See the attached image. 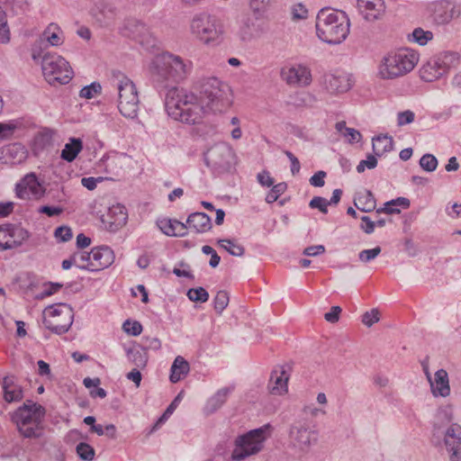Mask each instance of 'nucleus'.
<instances>
[{"instance_id":"obj_1","label":"nucleus","mask_w":461,"mask_h":461,"mask_svg":"<svg viewBox=\"0 0 461 461\" xmlns=\"http://www.w3.org/2000/svg\"><path fill=\"white\" fill-rule=\"evenodd\" d=\"M192 62L166 52L157 56L150 67L158 88H167L165 108L173 120L194 125L200 123L208 111L221 113L230 104V87L213 76L203 77L197 82L200 96L173 84L184 80L191 72Z\"/></svg>"},{"instance_id":"obj_2","label":"nucleus","mask_w":461,"mask_h":461,"mask_svg":"<svg viewBox=\"0 0 461 461\" xmlns=\"http://www.w3.org/2000/svg\"><path fill=\"white\" fill-rule=\"evenodd\" d=\"M349 19L345 12L325 7L317 14L316 33L326 43H341L349 33Z\"/></svg>"},{"instance_id":"obj_3","label":"nucleus","mask_w":461,"mask_h":461,"mask_svg":"<svg viewBox=\"0 0 461 461\" xmlns=\"http://www.w3.org/2000/svg\"><path fill=\"white\" fill-rule=\"evenodd\" d=\"M45 412L43 406L27 400L12 414L11 419L24 438H38L43 434L42 421Z\"/></svg>"},{"instance_id":"obj_4","label":"nucleus","mask_w":461,"mask_h":461,"mask_svg":"<svg viewBox=\"0 0 461 461\" xmlns=\"http://www.w3.org/2000/svg\"><path fill=\"white\" fill-rule=\"evenodd\" d=\"M191 35L201 43L210 46L219 44L224 34V25L215 14L208 12L195 14L190 21Z\"/></svg>"},{"instance_id":"obj_5","label":"nucleus","mask_w":461,"mask_h":461,"mask_svg":"<svg viewBox=\"0 0 461 461\" xmlns=\"http://www.w3.org/2000/svg\"><path fill=\"white\" fill-rule=\"evenodd\" d=\"M419 61V54L411 49H400L384 56L378 74L383 79H393L411 72Z\"/></svg>"},{"instance_id":"obj_6","label":"nucleus","mask_w":461,"mask_h":461,"mask_svg":"<svg viewBox=\"0 0 461 461\" xmlns=\"http://www.w3.org/2000/svg\"><path fill=\"white\" fill-rule=\"evenodd\" d=\"M113 84L118 91V109L122 116L134 119L139 111V95L133 81L120 70L112 72Z\"/></svg>"},{"instance_id":"obj_7","label":"nucleus","mask_w":461,"mask_h":461,"mask_svg":"<svg viewBox=\"0 0 461 461\" xmlns=\"http://www.w3.org/2000/svg\"><path fill=\"white\" fill-rule=\"evenodd\" d=\"M270 433L271 426L267 424L238 437L231 458L240 461L258 453L263 448L264 442L270 436Z\"/></svg>"},{"instance_id":"obj_8","label":"nucleus","mask_w":461,"mask_h":461,"mask_svg":"<svg viewBox=\"0 0 461 461\" xmlns=\"http://www.w3.org/2000/svg\"><path fill=\"white\" fill-rule=\"evenodd\" d=\"M41 69L45 79L50 85L68 84L73 77L68 62L56 53L48 52L42 56Z\"/></svg>"},{"instance_id":"obj_9","label":"nucleus","mask_w":461,"mask_h":461,"mask_svg":"<svg viewBox=\"0 0 461 461\" xmlns=\"http://www.w3.org/2000/svg\"><path fill=\"white\" fill-rule=\"evenodd\" d=\"M459 63V56L456 52L444 51L432 58L422 66L420 77L426 82H433L456 68Z\"/></svg>"},{"instance_id":"obj_10","label":"nucleus","mask_w":461,"mask_h":461,"mask_svg":"<svg viewBox=\"0 0 461 461\" xmlns=\"http://www.w3.org/2000/svg\"><path fill=\"white\" fill-rule=\"evenodd\" d=\"M289 437L292 444L300 452L306 454L318 441V432L307 420H299L291 425Z\"/></svg>"},{"instance_id":"obj_11","label":"nucleus","mask_w":461,"mask_h":461,"mask_svg":"<svg viewBox=\"0 0 461 461\" xmlns=\"http://www.w3.org/2000/svg\"><path fill=\"white\" fill-rule=\"evenodd\" d=\"M233 158L232 149L225 143L215 144L204 153L206 165L219 172L230 170Z\"/></svg>"},{"instance_id":"obj_12","label":"nucleus","mask_w":461,"mask_h":461,"mask_svg":"<svg viewBox=\"0 0 461 461\" xmlns=\"http://www.w3.org/2000/svg\"><path fill=\"white\" fill-rule=\"evenodd\" d=\"M118 13L115 5L106 0L95 2L89 11L94 23L101 28L113 26L116 21Z\"/></svg>"},{"instance_id":"obj_13","label":"nucleus","mask_w":461,"mask_h":461,"mask_svg":"<svg viewBox=\"0 0 461 461\" xmlns=\"http://www.w3.org/2000/svg\"><path fill=\"white\" fill-rule=\"evenodd\" d=\"M29 232L20 225L0 226V250L20 247L29 238Z\"/></svg>"},{"instance_id":"obj_14","label":"nucleus","mask_w":461,"mask_h":461,"mask_svg":"<svg viewBox=\"0 0 461 461\" xmlns=\"http://www.w3.org/2000/svg\"><path fill=\"white\" fill-rule=\"evenodd\" d=\"M429 10L437 24H446L459 17L461 10L458 5L451 0H438L429 4Z\"/></svg>"},{"instance_id":"obj_15","label":"nucleus","mask_w":461,"mask_h":461,"mask_svg":"<svg viewBox=\"0 0 461 461\" xmlns=\"http://www.w3.org/2000/svg\"><path fill=\"white\" fill-rule=\"evenodd\" d=\"M49 313L52 317H59L63 315L65 320L63 322H54L44 318L43 324L48 330L59 335L64 334L69 330L73 323L74 318L73 310L70 306L66 303H61L57 308L50 307Z\"/></svg>"},{"instance_id":"obj_16","label":"nucleus","mask_w":461,"mask_h":461,"mask_svg":"<svg viewBox=\"0 0 461 461\" xmlns=\"http://www.w3.org/2000/svg\"><path fill=\"white\" fill-rule=\"evenodd\" d=\"M281 78L289 86L305 87L312 80L311 69L303 65H294L281 70Z\"/></svg>"},{"instance_id":"obj_17","label":"nucleus","mask_w":461,"mask_h":461,"mask_svg":"<svg viewBox=\"0 0 461 461\" xmlns=\"http://www.w3.org/2000/svg\"><path fill=\"white\" fill-rule=\"evenodd\" d=\"M123 34L134 39L147 48L155 45V39L152 37L148 26L137 19H128L125 22Z\"/></svg>"},{"instance_id":"obj_18","label":"nucleus","mask_w":461,"mask_h":461,"mask_svg":"<svg viewBox=\"0 0 461 461\" xmlns=\"http://www.w3.org/2000/svg\"><path fill=\"white\" fill-rule=\"evenodd\" d=\"M440 434H444V444L449 453L450 461L461 460V426L451 423L447 429Z\"/></svg>"},{"instance_id":"obj_19","label":"nucleus","mask_w":461,"mask_h":461,"mask_svg":"<svg viewBox=\"0 0 461 461\" xmlns=\"http://www.w3.org/2000/svg\"><path fill=\"white\" fill-rule=\"evenodd\" d=\"M92 261L89 265H78L81 269L91 272L100 271L110 267L114 261V253L111 248L102 246L92 249Z\"/></svg>"},{"instance_id":"obj_20","label":"nucleus","mask_w":461,"mask_h":461,"mask_svg":"<svg viewBox=\"0 0 461 461\" xmlns=\"http://www.w3.org/2000/svg\"><path fill=\"white\" fill-rule=\"evenodd\" d=\"M19 198L29 199L30 194L34 199L41 198L45 194V188L38 180L34 173L27 174L15 187Z\"/></svg>"},{"instance_id":"obj_21","label":"nucleus","mask_w":461,"mask_h":461,"mask_svg":"<svg viewBox=\"0 0 461 461\" xmlns=\"http://www.w3.org/2000/svg\"><path fill=\"white\" fill-rule=\"evenodd\" d=\"M128 219L127 210L121 204L113 205L108 209L101 220L106 230L114 232L123 227Z\"/></svg>"},{"instance_id":"obj_22","label":"nucleus","mask_w":461,"mask_h":461,"mask_svg":"<svg viewBox=\"0 0 461 461\" xmlns=\"http://www.w3.org/2000/svg\"><path fill=\"white\" fill-rule=\"evenodd\" d=\"M131 157L125 153L110 152L101 160V166L107 174L119 176L124 171V167L131 162Z\"/></svg>"},{"instance_id":"obj_23","label":"nucleus","mask_w":461,"mask_h":461,"mask_svg":"<svg viewBox=\"0 0 461 461\" xmlns=\"http://www.w3.org/2000/svg\"><path fill=\"white\" fill-rule=\"evenodd\" d=\"M357 8L367 22L381 20L385 14L384 0H357Z\"/></svg>"},{"instance_id":"obj_24","label":"nucleus","mask_w":461,"mask_h":461,"mask_svg":"<svg viewBox=\"0 0 461 461\" xmlns=\"http://www.w3.org/2000/svg\"><path fill=\"white\" fill-rule=\"evenodd\" d=\"M322 83L330 94L345 93L352 86L349 76L345 73L325 74Z\"/></svg>"},{"instance_id":"obj_25","label":"nucleus","mask_w":461,"mask_h":461,"mask_svg":"<svg viewBox=\"0 0 461 461\" xmlns=\"http://www.w3.org/2000/svg\"><path fill=\"white\" fill-rule=\"evenodd\" d=\"M5 402H18L23 398V386L14 375H6L0 382Z\"/></svg>"},{"instance_id":"obj_26","label":"nucleus","mask_w":461,"mask_h":461,"mask_svg":"<svg viewBox=\"0 0 461 461\" xmlns=\"http://www.w3.org/2000/svg\"><path fill=\"white\" fill-rule=\"evenodd\" d=\"M430 391L435 397H447L451 389L448 374L445 369H438L434 375V379L429 382Z\"/></svg>"},{"instance_id":"obj_27","label":"nucleus","mask_w":461,"mask_h":461,"mask_svg":"<svg viewBox=\"0 0 461 461\" xmlns=\"http://www.w3.org/2000/svg\"><path fill=\"white\" fill-rule=\"evenodd\" d=\"M289 376L284 367L274 369L271 373L268 389L272 394L281 395L287 392Z\"/></svg>"},{"instance_id":"obj_28","label":"nucleus","mask_w":461,"mask_h":461,"mask_svg":"<svg viewBox=\"0 0 461 461\" xmlns=\"http://www.w3.org/2000/svg\"><path fill=\"white\" fill-rule=\"evenodd\" d=\"M454 420V411L452 404H445L438 408L434 422H433V433L434 436L439 435L441 433L442 429L453 423Z\"/></svg>"},{"instance_id":"obj_29","label":"nucleus","mask_w":461,"mask_h":461,"mask_svg":"<svg viewBox=\"0 0 461 461\" xmlns=\"http://www.w3.org/2000/svg\"><path fill=\"white\" fill-rule=\"evenodd\" d=\"M159 230L167 236L185 237L187 234V226L176 219L164 218L157 221Z\"/></svg>"},{"instance_id":"obj_30","label":"nucleus","mask_w":461,"mask_h":461,"mask_svg":"<svg viewBox=\"0 0 461 461\" xmlns=\"http://www.w3.org/2000/svg\"><path fill=\"white\" fill-rule=\"evenodd\" d=\"M186 226L194 229L197 233H204L212 227L211 218L204 212H193L187 217Z\"/></svg>"},{"instance_id":"obj_31","label":"nucleus","mask_w":461,"mask_h":461,"mask_svg":"<svg viewBox=\"0 0 461 461\" xmlns=\"http://www.w3.org/2000/svg\"><path fill=\"white\" fill-rule=\"evenodd\" d=\"M232 390V387H223L219 389L208 399L204 408L206 413L212 414L218 411L225 403Z\"/></svg>"},{"instance_id":"obj_32","label":"nucleus","mask_w":461,"mask_h":461,"mask_svg":"<svg viewBox=\"0 0 461 461\" xmlns=\"http://www.w3.org/2000/svg\"><path fill=\"white\" fill-rule=\"evenodd\" d=\"M354 204L358 210L370 212L375 209L376 201L371 191L365 190L356 195Z\"/></svg>"},{"instance_id":"obj_33","label":"nucleus","mask_w":461,"mask_h":461,"mask_svg":"<svg viewBox=\"0 0 461 461\" xmlns=\"http://www.w3.org/2000/svg\"><path fill=\"white\" fill-rule=\"evenodd\" d=\"M189 370V363L183 357L177 356L171 366L170 381L172 383L179 382L188 374Z\"/></svg>"},{"instance_id":"obj_34","label":"nucleus","mask_w":461,"mask_h":461,"mask_svg":"<svg viewBox=\"0 0 461 461\" xmlns=\"http://www.w3.org/2000/svg\"><path fill=\"white\" fill-rule=\"evenodd\" d=\"M126 353L129 361L136 368L143 369L147 366L148 353L145 351V348H142L140 346H136L128 348Z\"/></svg>"},{"instance_id":"obj_35","label":"nucleus","mask_w":461,"mask_h":461,"mask_svg":"<svg viewBox=\"0 0 461 461\" xmlns=\"http://www.w3.org/2000/svg\"><path fill=\"white\" fill-rule=\"evenodd\" d=\"M83 149V142L80 139L71 138L61 150L60 158L68 162H72Z\"/></svg>"},{"instance_id":"obj_36","label":"nucleus","mask_w":461,"mask_h":461,"mask_svg":"<svg viewBox=\"0 0 461 461\" xmlns=\"http://www.w3.org/2000/svg\"><path fill=\"white\" fill-rule=\"evenodd\" d=\"M393 148V138L388 135H380L373 138V150L375 156L382 157Z\"/></svg>"},{"instance_id":"obj_37","label":"nucleus","mask_w":461,"mask_h":461,"mask_svg":"<svg viewBox=\"0 0 461 461\" xmlns=\"http://www.w3.org/2000/svg\"><path fill=\"white\" fill-rule=\"evenodd\" d=\"M410 204L411 203L409 199L405 197H398L396 199L386 202L384 207L376 210V212H384L387 214L399 213L400 210L397 208V206H402V208L407 209L410 207Z\"/></svg>"},{"instance_id":"obj_38","label":"nucleus","mask_w":461,"mask_h":461,"mask_svg":"<svg viewBox=\"0 0 461 461\" xmlns=\"http://www.w3.org/2000/svg\"><path fill=\"white\" fill-rule=\"evenodd\" d=\"M42 37L51 46H59L63 43L60 28L56 23H50L44 30Z\"/></svg>"},{"instance_id":"obj_39","label":"nucleus","mask_w":461,"mask_h":461,"mask_svg":"<svg viewBox=\"0 0 461 461\" xmlns=\"http://www.w3.org/2000/svg\"><path fill=\"white\" fill-rule=\"evenodd\" d=\"M239 34L241 40L247 41L250 39L255 27L254 19L249 14L241 16L239 21Z\"/></svg>"},{"instance_id":"obj_40","label":"nucleus","mask_w":461,"mask_h":461,"mask_svg":"<svg viewBox=\"0 0 461 461\" xmlns=\"http://www.w3.org/2000/svg\"><path fill=\"white\" fill-rule=\"evenodd\" d=\"M6 156L10 158L11 163L20 164L27 158V150L23 146L14 143L6 149Z\"/></svg>"},{"instance_id":"obj_41","label":"nucleus","mask_w":461,"mask_h":461,"mask_svg":"<svg viewBox=\"0 0 461 461\" xmlns=\"http://www.w3.org/2000/svg\"><path fill=\"white\" fill-rule=\"evenodd\" d=\"M273 0H249V5L256 19L266 16Z\"/></svg>"},{"instance_id":"obj_42","label":"nucleus","mask_w":461,"mask_h":461,"mask_svg":"<svg viewBox=\"0 0 461 461\" xmlns=\"http://www.w3.org/2000/svg\"><path fill=\"white\" fill-rule=\"evenodd\" d=\"M407 39L409 41L416 42L420 46H425L429 41L433 39V33L430 31H424L422 28H416L413 32L408 34Z\"/></svg>"},{"instance_id":"obj_43","label":"nucleus","mask_w":461,"mask_h":461,"mask_svg":"<svg viewBox=\"0 0 461 461\" xmlns=\"http://www.w3.org/2000/svg\"><path fill=\"white\" fill-rule=\"evenodd\" d=\"M217 243L232 256L242 257L245 253L244 247L235 243L231 240L221 239L218 240Z\"/></svg>"},{"instance_id":"obj_44","label":"nucleus","mask_w":461,"mask_h":461,"mask_svg":"<svg viewBox=\"0 0 461 461\" xmlns=\"http://www.w3.org/2000/svg\"><path fill=\"white\" fill-rule=\"evenodd\" d=\"M27 0H6V9L14 15H22L29 11Z\"/></svg>"},{"instance_id":"obj_45","label":"nucleus","mask_w":461,"mask_h":461,"mask_svg":"<svg viewBox=\"0 0 461 461\" xmlns=\"http://www.w3.org/2000/svg\"><path fill=\"white\" fill-rule=\"evenodd\" d=\"M76 451L77 456L84 461H92L95 458V451L92 446L87 443L80 442Z\"/></svg>"},{"instance_id":"obj_46","label":"nucleus","mask_w":461,"mask_h":461,"mask_svg":"<svg viewBox=\"0 0 461 461\" xmlns=\"http://www.w3.org/2000/svg\"><path fill=\"white\" fill-rule=\"evenodd\" d=\"M229 294L225 291H219L214 297V310L218 314H221L222 312L229 304Z\"/></svg>"},{"instance_id":"obj_47","label":"nucleus","mask_w":461,"mask_h":461,"mask_svg":"<svg viewBox=\"0 0 461 461\" xmlns=\"http://www.w3.org/2000/svg\"><path fill=\"white\" fill-rule=\"evenodd\" d=\"M187 297L192 302L205 303L209 299V294L203 287L190 288L187 291Z\"/></svg>"},{"instance_id":"obj_48","label":"nucleus","mask_w":461,"mask_h":461,"mask_svg":"<svg viewBox=\"0 0 461 461\" xmlns=\"http://www.w3.org/2000/svg\"><path fill=\"white\" fill-rule=\"evenodd\" d=\"M271 186V190L267 193L266 196V202L267 203H273L274 202H276L278 199V197L285 193L287 187L286 184L284 182L273 185Z\"/></svg>"},{"instance_id":"obj_49","label":"nucleus","mask_w":461,"mask_h":461,"mask_svg":"<svg viewBox=\"0 0 461 461\" xmlns=\"http://www.w3.org/2000/svg\"><path fill=\"white\" fill-rule=\"evenodd\" d=\"M438 159L432 154H425L420 159V166L427 172H433L438 167Z\"/></svg>"},{"instance_id":"obj_50","label":"nucleus","mask_w":461,"mask_h":461,"mask_svg":"<svg viewBox=\"0 0 461 461\" xmlns=\"http://www.w3.org/2000/svg\"><path fill=\"white\" fill-rule=\"evenodd\" d=\"M10 40V31L7 25L6 15L0 6V42L6 43Z\"/></svg>"},{"instance_id":"obj_51","label":"nucleus","mask_w":461,"mask_h":461,"mask_svg":"<svg viewBox=\"0 0 461 461\" xmlns=\"http://www.w3.org/2000/svg\"><path fill=\"white\" fill-rule=\"evenodd\" d=\"M102 90V86L97 82H93L88 86H84L79 93L80 97L86 99H91L99 94Z\"/></svg>"},{"instance_id":"obj_52","label":"nucleus","mask_w":461,"mask_h":461,"mask_svg":"<svg viewBox=\"0 0 461 461\" xmlns=\"http://www.w3.org/2000/svg\"><path fill=\"white\" fill-rule=\"evenodd\" d=\"M125 333L131 336H139L142 331V325L140 321L126 320L122 324Z\"/></svg>"},{"instance_id":"obj_53","label":"nucleus","mask_w":461,"mask_h":461,"mask_svg":"<svg viewBox=\"0 0 461 461\" xmlns=\"http://www.w3.org/2000/svg\"><path fill=\"white\" fill-rule=\"evenodd\" d=\"M54 237L59 242H67L73 237L72 230L67 225L59 226L54 230Z\"/></svg>"},{"instance_id":"obj_54","label":"nucleus","mask_w":461,"mask_h":461,"mask_svg":"<svg viewBox=\"0 0 461 461\" xmlns=\"http://www.w3.org/2000/svg\"><path fill=\"white\" fill-rule=\"evenodd\" d=\"M381 251L382 249L379 246L371 249H364L359 252L358 258L363 263H368L380 255Z\"/></svg>"},{"instance_id":"obj_55","label":"nucleus","mask_w":461,"mask_h":461,"mask_svg":"<svg viewBox=\"0 0 461 461\" xmlns=\"http://www.w3.org/2000/svg\"><path fill=\"white\" fill-rule=\"evenodd\" d=\"M182 399V393H178L176 398L173 400V402L168 405V407L166 409L165 412L162 414V416L158 419L157 423L155 424V427H157L158 424L163 423L165 420H167V418L174 412L175 409L178 405Z\"/></svg>"},{"instance_id":"obj_56","label":"nucleus","mask_w":461,"mask_h":461,"mask_svg":"<svg viewBox=\"0 0 461 461\" xmlns=\"http://www.w3.org/2000/svg\"><path fill=\"white\" fill-rule=\"evenodd\" d=\"M329 205L328 200L321 196H314L309 203L312 209H318L322 213L328 212Z\"/></svg>"},{"instance_id":"obj_57","label":"nucleus","mask_w":461,"mask_h":461,"mask_svg":"<svg viewBox=\"0 0 461 461\" xmlns=\"http://www.w3.org/2000/svg\"><path fill=\"white\" fill-rule=\"evenodd\" d=\"M375 154L367 155L366 159H363L359 162V164L357 166V171L358 173H362L365 171V168L367 167L368 169H373L377 166V159H376Z\"/></svg>"},{"instance_id":"obj_58","label":"nucleus","mask_w":461,"mask_h":461,"mask_svg":"<svg viewBox=\"0 0 461 461\" xmlns=\"http://www.w3.org/2000/svg\"><path fill=\"white\" fill-rule=\"evenodd\" d=\"M379 321V311L377 309H373L370 312H366L362 316V322L367 326L371 327L374 323Z\"/></svg>"},{"instance_id":"obj_59","label":"nucleus","mask_w":461,"mask_h":461,"mask_svg":"<svg viewBox=\"0 0 461 461\" xmlns=\"http://www.w3.org/2000/svg\"><path fill=\"white\" fill-rule=\"evenodd\" d=\"M415 114L410 110L400 112L397 114V123L399 126L411 123L414 121Z\"/></svg>"},{"instance_id":"obj_60","label":"nucleus","mask_w":461,"mask_h":461,"mask_svg":"<svg viewBox=\"0 0 461 461\" xmlns=\"http://www.w3.org/2000/svg\"><path fill=\"white\" fill-rule=\"evenodd\" d=\"M45 286H47V288H45L44 291H42L40 294L37 295L38 299H43L45 297L52 295L62 287V285L59 283H48L45 284Z\"/></svg>"},{"instance_id":"obj_61","label":"nucleus","mask_w":461,"mask_h":461,"mask_svg":"<svg viewBox=\"0 0 461 461\" xmlns=\"http://www.w3.org/2000/svg\"><path fill=\"white\" fill-rule=\"evenodd\" d=\"M140 347L145 348L146 352L148 349L158 350L161 347V342L158 338L145 337L143 338V346Z\"/></svg>"},{"instance_id":"obj_62","label":"nucleus","mask_w":461,"mask_h":461,"mask_svg":"<svg viewBox=\"0 0 461 461\" xmlns=\"http://www.w3.org/2000/svg\"><path fill=\"white\" fill-rule=\"evenodd\" d=\"M62 212L63 209L58 206L42 205L38 209V212L46 214L49 217L59 215Z\"/></svg>"},{"instance_id":"obj_63","label":"nucleus","mask_w":461,"mask_h":461,"mask_svg":"<svg viewBox=\"0 0 461 461\" xmlns=\"http://www.w3.org/2000/svg\"><path fill=\"white\" fill-rule=\"evenodd\" d=\"M16 128L17 126L14 122H0V137L5 139L9 138Z\"/></svg>"},{"instance_id":"obj_64","label":"nucleus","mask_w":461,"mask_h":461,"mask_svg":"<svg viewBox=\"0 0 461 461\" xmlns=\"http://www.w3.org/2000/svg\"><path fill=\"white\" fill-rule=\"evenodd\" d=\"M325 176H326V172L320 170V171L316 172L313 176H311L309 182L312 186L321 187L325 184V181H324Z\"/></svg>"}]
</instances>
